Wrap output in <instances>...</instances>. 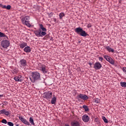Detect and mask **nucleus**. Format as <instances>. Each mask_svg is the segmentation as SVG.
<instances>
[{
  "mask_svg": "<svg viewBox=\"0 0 126 126\" xmlns=\"http://www.w3.org/2000/svg\"><path fill=\"white\" fill-rule=\"evenodd\" d=\"M30 80L32 83H35L38 80H41V74L37 71L32 72Z\"/></svg>",
  "mask_w": 126,
  "mask_h": 126,
  "instance_id": "f257e3e1",
  "label": "nucleus"
},
{
  "mask_svg": "<svg viewBox=\"0 0 126 126\" xmlns=\"http://www.w3.org/2000/svg\"><path fill=\"white\" fill-rule=\"evenodd\" d=\"M74 31L75 33H77V34H78V35H80V36H82V37H86L87 36H89V34L85 32V31L83 30V29L78 27L75 29Z\"/></svg>",
  "mask_w": 126,
  "mask_h": 126,
  "instance_id": "f03ea898",
  "label": "nucleus"
},
{
  "mask_svg": "<svg viewBox=\"0 0 126 126\" xmlns=\"http://www.w3.org/2000/svg\"><path fill=\"white\" fill-rule=\"evenodd\" d=\"M30 19V17L28 16H24L21 20L23 24L26 25L28 27H31V24H30V21H29Z\"/></svg>",
  "mask_w": 126,
  "mask_h": 126,
  "instance_id": "7ed1b4c3",
  "label": "nucleus"
},
{
  "mask_svg": "<svg viewBox=\"0 0 126 126\" xmlns=\"http://www.w3.org/2000/svg\"><path fill=\"white\" fill-rule=\"evenodd\" d=\"M38 66L39 70H40V71H42L43 73H48L49 70H48V67H47V66L41 63H38Z\"/></svg>",
  "mask_w": 126,
  "mask_h": 126,
  "instance_id": "20e7f679",
  "label": "nucleus"
},
{
  "mask_svg": "<svg viewBox=\"0 0 126 126\" xmlns=\"http://www.w3.org/2000/svg\"><path fill=\"white\" fill-rule=\"evenodd\" d=\"M34 33L37 37H43L47 35V32H41V29L34 31Z\"/></svg>",
  "mask_w": 126,
  "mask_h": 126,
  "instance_id": "39448f33",
  "label": "nucleus"
},
{
  "mask_svg": "<svg viewBox=\"0 0 126 126\" xmlns=\"http://www.w3.org/2000/svg\"><path fill=\"white\" fill-rule=\"evenodd\" d=\"M76 99L78 100V101H80V99L82 100H84V101H86V100H88V96L84 94H78L76 96Z\"/></svg>",
  "mask_w": 126,
  "mask_h": 126,
  "instance_id": "423d86ee",
  "label": "nucleus"
},
{
  "mask_svg": "<svg viewBox=\"0 0 126 126\" xmlns=\"http://www.w3.org/2000/svg\"><path fill=\"white\" fill-rule=\"evenodd\" d=\"M52 96H53V93L52 92L48 91L47 92L44 93L43 97L47 100H50L52 99Z\"/></svg>",
  "mask_w": 126,
  "mask_h": 126,
  "instance_id": "0eeeda50",
  "label": "nucleus"
},
{
  "mask_svg": "<svg viewBox=\"0 0 126 126\" xmlns=\"http://www.w3.org/2000/svg\"><path fill=\"white\" fill-rule=\"evenodd\" d=\"M10 44V42H9V41L7 40H4L2 41L1 45L2 47V48H4V49H6V48H8V47H9V45Z\"/></svg>",
  "mask_w": 126,
  "mask_h": 126,
  "instance_id": "6e6552de",
  "label": "nucleus"
},
{
  "mask_svg": "<svg viewBox=\"0 0 126 126\" xmlns=\"http://www.w3.org/2000/svg\"><path fill=\"white\" fill-rule=\"evenodd\" d=\"M104 58L107 62H109L111 64H115V61H114L112 58L106 55L104 56Z\"/></svg>",
  "mask_w": 126,
  "mask_h": 126,
  "instance_id": "1a4fd4ad",
  "label": "nucleus"
},
{
  "mask_svg": "<svg viewBox=\"0 0 126 126\" xmlns=\"http://www.w3.org/2000/svg\"><path fill=\"white\" fill-rule=\"evenodd\" d=\"M27 65V61L25 59H22L20 61V66L21 67H25Z\"/></svg>",
  "mask_w": 126,
  "mask_h": 126,
  "instance_id": "9d476101",
  "label": "nucleus"
},
{
  "mask_svg": "<svg viewBox=\"0 0 126 126\" xmlns=\"http://www.w3.org/2000/svg\"><path fill=\"white\" fill-rule=\"evenodd\" d=\"M19 120H20L21 122L22 123H23L25 125H26L27 126H31L30 123L29 122L27 121L25 118L22 117H19Z\"/></svg>",
  "mask_w": 126,
  "mask_h": 126,
  "instance_id": "9b49d317",
  "label": "nucleus"
},
{
  "mask_svg": "<svg viewBox=\"0 0 126 126\" xmlns=\"http://www.w3.org/2000/svg\"><path fill=\"white\" fill-rule=\"evenodd\" d=\"M101 67H102V64H101L99 62H96L94 64V68L96 70L100 69Z\"/></svg>",
  "mask_w": 126,
  "mask_h": 126,
  "instance_id": "f8f14e48",
  "label": "nucleus"
},
{
  "mask_svg": "<svg viewBox=\"0 0 126 126\" xmlns=\"http://www.w3.org/2000/svg\"><path fill=\"white\" fill-rule=\"evenodd\" d=\"M82 120L84 123H88V122H89V120H90V118L88 115L86 114L82 117Z\"/></svg>",
  "mask_w": 126,
  "mask_h": 126,
  "instance_id": "ddd939ff",
  "label": "nucleus"
},
{
  "mask_svg": "<svg viewBox=\"0 0 126 126\" xmlns=\"http://www.w3.org/2000/svg\"><path fill=\"white\" fill-rule=\"evenodd\" d=\"M14 79L15 81H17L18 82H22V81H23V79H22V76H21V75L14 77Z\"/></svg>",
  "mask_w": 126,
  "mask_h": 126,
  "instance_id": "4468645a",
  "label": "nucleus"
},
{
  "mask_svg": "<svg viewBox=\"0 0 126 126\" xmlns=\"http://www.w3.org/2000/svg\"><path fill=\"white\" fill-rule=\"evenodd\" d=\"M1 114H3L5 116L10 115V113H9V111H5V109H3L0 111V115H1Z\"/></svg>",
  "mask_w": 126,
  "mask_h": 126,
  "instance_id": "2eb2a0df",
  "label": "nucleus"
},
{
  "mask_svg": "<svg viewBox=\"0 0 126 126\" xmlns=\"http://www.w3.org/2000/svg\"><path fill=\"white\" fill-rule=\"evenodd\" d=\"M23 51L25 53H30L31 52V47L30 46H26L24 49Z\"/></svg>",
  "mask_w": 126,
  "mask_h": 126,
  "instance_id": "dca6fc26",
  "label": "nucleus"
},
{
  "mask_svg": "<svg viewBox=\"0 0 126 126\" xmlns=\"http://www.w3.org/2000/svg\"><path fill=\"white\" fill-rule=\"evenodd\" d=\"M27 46V43L25 42H22L20 44L19 46L21 49H24V48H25Z\"/></svg>",
  "mask_w": 126,
  "mask_h": 126,
  "instance_id": "f3484780",
  "label": "nucleus"
},
{
  "mask_svg": "<svg viewBox=\"0 0 126 126\" xmlns=\"http://www.w3.org/2000/svg\"><path fill=\"white\" fill-rule=\"evenodd\" d=\"M106 50H107V51H108V52H109V53H111V52L112 53H114L115 52V51L114 50V49H112L110 46H107L105 47Z\"/></svg>",
  "mask_w": 126,
  "mask_h": 126,
  "instance_id": "a211bd4d",
  "label": "nucleus"
},
{
  "mask_svg": "<svg viewBox=\"0 0 126 126\" xmlns=\"http://www.w3.org/2000/svg\"><path fill=\"white\" fill-rule=\"evenodd\" d=\"M71 126H80V124L77 121L72 122L71 123Z\"/></svg>",
  "mask_w": 126,
  "mask_h": 126,
  "instance_id": "6ab92c4d",
  "label": "nucleus"
},
{
  "mask_svg": "<svg viewBox=\"0 0 126 126\" xmlns=\"http://www.w3.org/2000/svg\"><path fill=\"white\" fill-rule=\"evenodd\" d=\"M51 102V104H56V103H57V97H56V96H54L52 98Z\"/></svg>",
  "mask_w": 126,
  "mask_h": 126,
  "instance_id": "aec40b11",
  "label": "nucleus"
},
{
  "mask_svg": "<svg viewBox=\"0 0 126 126\" xmlns=\"http://www.w3.org/2000/svg\"><path fill=\"white\" fill-rule=\"evenodd\" d=\"M40 28L41 29L42 31L41 32H44L46 33V32L47 31V29L46 28H44V26H43L42 24L39 25Z\"/></svg>",
  "mask_w": 126,
  "mask_h": 126,
  "instance_id": "412c9836",
  "label": "nucleus"
},
{
  "mask_svg": "<svg viewBox=\"0 0 126 126\" xmlns=\"http://www.w3.org/2000/svg\"><path fill=\"white\" fill-rule=\"evenodd\" d=\"M65 16V14H64V13L63 12H61L59 14V19L60 20H62V19H63V17H64V16Z\"/></svg>",
  "mask_w": 126,
  "mask_h": 126,
  "instance_id": "4be33fe9",
  "label": "nucleus"
},
{
  "mask_svg": "<svg viewBox=\"0 0 126 126\" xmlns=\"http://www.w3.org/2000/svg\"><path fill=\"white\" fill-rule=\"evenodd\" d=\"M29 122L32 126H35V123H34V119L32 117H30L29 119Z\"/></svg>",
  "mask_w": 126,
  "mask_h": 126,
  "instance_id": "5701e85b",
  "label": "nucleus"
},
{
  "mask_svg": "<svg viewBox=\"0 0 126 126\" xmlns=\"http://www.w3.org/2000/svg\"><path fill=\"white\" fill-rule=\"evenodd\" d=\"M2 37H5L7 39H8V37L3 32H0V37L2 38Z\"/></svg>",
  "mask_w": 126,
  "mask_h": 126,
  "instance_id": "b1692460",
  "label": "nucleus"
},
{
  "mask_svg": "<svg viewBox=\"0 0 126 126\" xmlns=\"http://www.w3.org/2000/svg\"><path fill=\"white\" fill-rule=\"evenodd\" d=\"M83 108L84 109L85 112H88V111H89V108H88L87 105H83Z\"/></svg>",
  "mask_w": 126,
  "mask_h": 126,
  "instance_id": "393cba45",
  "label": "nucleus"
},
{
  "mask_svg": "<svg viewBox=\"0 0 126 126\" xmlns=\"http://www.w3.org/2000/svg\"><path fill=\"white\" fill-rule=\"evenodd\" d=\"M102 119L103 120V122H104V123H105V124H108V120L106 119L105 117L103 116L102 117Z\"/></svg>",
  "mask_w": 126,
  "mask_h": 126,
  "instance_id": "a878e982",
  "label": "nucleus"
},
{
  "mask_svg": "<svg viewBox=\"0 0 126 126\" xmlns=\"http://www.w3.org/2000/svg\"><path fill=\"white\" fill-rule=\"evenodd\" d=\"M121 85L122 87H126V82H121Z\"/></svg>",
  "mask_w": 126,
  "mask_h": 126,
  "instance_id": "bb28decb",
  "label": "nucleus"
},
{
  "mask_svg": "<svg viewBox=\"0 0 126 126\" xmlns=\"http://www.w3.org/2000/svg\"><path fill=\"white\" fill-rule=\"evenodd\" d=\"M94 102L96 103V104H99V103H100V99L98 98H96L95 99Z\"/></svg>",
  "mask_w": 126,
  "mask_h": 126,
  "instance_id": "cd10ccee",
  "label": "nucleus"
},
{
  "mask_svg": "<svg viewBox=\"0 0 126 126\" xmlns=\"http://www.w3.org/2000/svg\"><path fill=\"white\" fill-rule=\"evenodd\" d=\"M7 125H9V126H14V124L12 123V122H7Z\"/></svg>",
  "mask_w": 126,
  "mask_h": 126,
  "instance_id": "c85d7f7f",
  "label": "nucleus"
},
{
  "mask_svg": "<svg viewBox=\"0 0 126 126\" xmlns=\"http://www.w3.org/2000/svg\"><path fill=\"white\" fill-rule=\"evenodd\" d=\"M1 123H2V124H7V121L5 119H2Z\"/></svg>",
  "mask_w": 126,
  "mask_h": 126,
  "instance_id": "c756f323",
  "label": "nucleus"
},
{
  "mask_svg": "<svg viewBox=\"0 0 126 126\" xmlns=\"http://www.w3.org/2000/svg\"><path fill=\"white\" fill-rule=\"evenodd\" d=\"M0 7L2 8H6V6L5 5H3L2 4H0Z\"/></svg>",
  "mask_w": 126,
  "mask_h": 126,
  "instance_id": "7c9ffc66",
  "label": "nucleus"
},
{
  "mask_svg": "<svg viewBox=\"0 0 126 126\" xmlns=\"http://www.w3.org/2000/svg\"><path fill=\"white\" fill-rule=\"evenodd\" d=\"M11 8V6L10 5H8L7 6H6V9H7L8 10H9Z\"/></svg>",
  "mask_w": 126,
  "mask_h": 126,
  "instance_id": "2f4dec72",
  "label": "nucleus"
},
{
  "mask_svg": "<svg viewBox=\"0 0 126 126\" xmlns=\"http://www.w3.org/2000/svg\"><path fill=\"white\" fill-rule=\"evenodd\" d=\"M98 60L99 61H100V62H102V61H103V60H104V59L102 57H99L98 58Z\"/></svg>",
  "mask_w": 126,
  "mask_h": 126,
  "instance_id": "473e14b6",
  "label": "nucleus"
},
{
  "mask_svg": "<svg viewBox=\"0 0 126 126\" xmlns=\"http://www.w3.org/2000/svg\"><path fill=\"white\" fill-rule=\"evenodd\" d=\"M87 26L88 28H90L92 27V25H91V24H88Z\"/></svg>",
  "mask_w": 126,
  "mask_h": 126,
  "instance_id": "72a5a7b5",
  "label": "nucleus"
},
{
  "mask_svg": "<svg viewBox=\"0 0 126 126\" xmlns=\"http://www.w3.org/2000/svg\"><path fill=\"white\" fill-rule=\"evenodd\" d=\"M123 71H124V72H126V67H123Z\"/></svg>",
  "mask_w": 126,
  "mask_h": 126,
  "instance_id": "f704fd0d",
  "label": "nucleus"
},
{
  "mask_svg": "<svg viewBox=\"0 0 126 126\" xmlns=\"http://www.w3.org/2000/svg\"><path fill=\"white\" fill-rule=\"evenodd\" d=\"M95 122H99V119L98 118L95 119Z\"/></svg>",
  "mask_w": 126,
  "mask_h": 126,
  "instance_id": "c9c22d12",
  "label": "nucleus"
},
{
  "mask_svg": "<svg viewBox=\"0 0 126 126\" xmlns=\"http://www.w3.org/2000/svg\"><path fill=\"white\" fill-rule=\"evenodd\" d=\"M1 97H3V94H0V98H1Z\"/></svg>",
  "mask_w": 126,
  "mask_h": 126,
  "instance_id": "e433bc0d",
  "label": "nucleus"
},
{
  "mask_svg": "<svg viewBox=\"0 0 126 126\" xmlns=\"http://www.w3.org/2000/svg\"><path fill=\"white\" fill-rule=\"evenodd\" d=\"M89 64L91 66V65H92V63H89Z\"/></svg>",
  "mask_w": 126,
  "mask_h": 126,
  "instance_id": "4c0bfd02",
  "label": "nucleus"
},
{
  "mask_svg": "<svg viewBox=\"0 0 126 126\" xmlns=\"http://www.w3.org/2000/svg\"><path fill=\"white\" fill-rule=\"evenodd\" d=\"M64 126H70L68 124H65Z\"/></svg>",
  "mask_w": 126,
  "mask_h": 126,
  "instance_id": "58836bf2",
  "label": "nucleus"
},
{
  "mask_svg": "<svg viewBox=\"0 0 126 126\" xmlns=\"http://www.w3.org/2000/svg\"><path fill=\"white\" fill-rule=\"evenodd\" d=\"M57 21V20H56V19H54V21L56 22Z\"/></svg>",
  "mask_w": 126,
  "mask_h": 126,
  "instance_id": "ea45409f",
  "label": "nucleus"
},
{
  "mask_svg": "<svg viewBox=\"0 0 126 126\" xmlns=\"http://www.w3.org/2000/svg\"><path fill=\"white\" fill-rule=\"evenodd\" d=\"M23 55H26V54H25V53H23Z\"/></svg>",
  "mask_w": 126,
  "mask_h": 126,
  "instance_id": "a19ab883",
  "label": "nucleus"
}]
</instances>
